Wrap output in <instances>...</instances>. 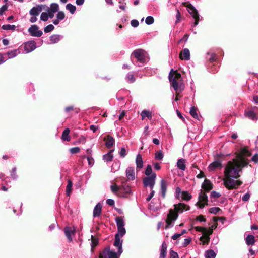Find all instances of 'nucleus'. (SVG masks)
I'll use <instances>...</instances> for the list:
<instances>
[{
    "label": "nucleus",
    "instance_id": "nucleus-52",
    "mask_svg": "<svg viewBox=\"0 0 258 258\" xmlns=\"http://www.w3.org/2000/svg\"><path fill=\"white\" fill-rule=\"evenodd\" d=\"M80 151V149L78 147H75L70 149V152L72 154L78 153Z\"/></svg>",
    "mask_w": 258,
    "mask_h": 258
},
{
    "label": "nucleus",
    "instance_id": "nucleus-14",
    "mask_svg": "<svg viewBox=\"0 0 258 258\" xmlns=\"http://www.w3.org/2000/svg\"><path fill=\"white\" fill-rule=\"evenodd\" d=\"M222 167L221 161L217 160L211 163L208 167V169L209 171H214L216 169H221Z\"/></svg>",
    "mask_w": 258,
    "mask_h": 258
},
{
    "label": "nucleus",
    "instance_id": "nucleus-59",
    "mask_svg": "<svg viewBox=\"0 0 258 258\" xmlns=\"http://www.w3.org/2000/svg\"><path fill=\"white\" fill-rule=\"evenodd\" d=\"M88 164L90 166H92L94 164V160L91 156H88L86 157Z\"/></svg>",
    "mask_w": 258,
    "mask_h": 258
},
{
    "label": "nucleus",
    "instance_id": "nucleus-27",
    "mask_svg": "<svg viewBox=\"0 0 258 258\" xmlns=\"http://www.w3.org/2000/svg\"><path fill=\"white\" fill-rule=\"evenodd\" d=\"M114 143H115V140L113 137H112L111 136H110L109 135L107 137V139H106V143H105V146H106L107 148H111L113 146Z\"/></svg>",
    "mask_w": 258,
    "mask_h": 258
},
{
    "label": "nucleus",
    "instance_id": "nucleus-12",
    "mask_svg": "<svg viewBox=\"0 0 258 258\" xmlns=\"http://www.w3.org/2000/svg\"><path fill=\"white\" fill-rule=\"evenodd\" d=\"M36 44L34 41H29L24 44V50L26 53H29L35 50Z\"/></svg>",
    "mask_w": 258,
    "mask_h": 258
},
{
    "label": "nucleus",
    "instance_id": "nucleus-35",
    "mask_svg": "<svg viewBox=\"0 0 258 258\" xmlns=\"http://www.w3.org/2000/svg\"><path fill=\"white\" fill-rule=\"evenodd\" d=\"M125 80L130 83H134L136 79L134 77V74L132 72H129L127 74V75L125 76Z\"/></svg>",
    "mask_w": 258,
    "mask_h": 258
},
{
    "label": "nucleus",
    "instance_id": "nucleus-34",
    "mask_svg": "<svg viewBox=\"0 0 258 258\" xmlns=\"http://www.w3.org/2000/svg\"><path fill=\"white\" fill-rule=\"evenodd\" d=\"M141 115L142 116V120H144L145 117H147L149 119H151L152 117L151 112L146 110H143L141 112Z\"/></svg>",
    "mask_w": 258,
    "mask_h": 258
},
{
    "label": "nucleus",
    "instance_id": "nucleus-22",
    "mask_svg": "<svg viewBox=\"0 0 258 258\" xmlns=\"http://www.w3.org/2000/svg\"><path fill=\"white\" fill-rule=\"evenodd\" d=\"M120 187L122 188L120 196L124 197H126L127 194L131 193V190L129 186L126 185H121Z\"/></svg>",
    "mask_w": 258,
    "mask_h": 258
},
{
    "label": "nucleus",
    "instance_id": "nucleus-1",
    "mask_svg": "<svg viewBox=\"0 0 258 258\" xmlns=\"http://www.w3.org/2000/svg\"><path fill=\"white\" fill-rule=\"evenodd\" d=\"M251 155L249 150L241 148L235 158L227 162L224 172V177L222 179L225 187L229 189L237 188L242 182L237 180L240 176L242 168L248 164L247 157Z\"/></svg>",
    "mask_w": 258,
    "mask_h": 258
},
{
    "label": "nucleus",
    "instance_id": "nucleus-51",
    "mask_svg": "<svg viewBox=\"0 0 258 258\" xmlns=\"http://www.w3.org/2000/svg\"><path fill=\"white\" fill-rule=\"evenodd\" d=\"M191 241V237H188L187 238H185L182 244V246L183 247H186L188 245L190 244V243Z\"/></svg>",
    "mask_w": 258,
    "mask_h": 258
},
{
    "label": "nucleus",
    "instance_id": "nucleus-62",
    "mask_svg": "<svg viewBox=\"0 0 258 258\" xmlns=\"http://www.w3.org/2000/svg\"><path fill=\"white\" fill-rule=\"evenodd\" d=\"M155 194V191L153 189L151 190V193L148 195V196L146 198V201H149L154 196Z\"/></svg>",
    "mask_w": 258,
    "mask_h": 258
},
{
    "label": "nucleus",
    "instance_id": "nucleus-28",
    "mask_svg": "<svg viewBox=\"0 0 258 258\" xmlns=\"http://www.w3.org/2000/svg\"><path fill=\"white\" fill-rule=\"evenodd\" d=\"M70 130L68 128H66L62 132L61 136L62 140L65 141H70L71 140V138L69 136Z\"/></svg>",
    "mask_w": 258,
    "mask_h": 258
},
{
    "label": "nucleus",
    "instance_id": "nucleus-16",
    "mask_svg": "<svg viewBox=\"0 0 258 258\" xmlns=\"http://www.w3.org/2000/svg\"><path fill=\"white\" fill-rule=\"evenodd\" d=\"M167 184L165 180L162 179L160 183V194L162 198H164L167 190Z\"/></svg>",
    "mask_w": 258,
    "mask_h": 258
},
{
    "label": "nucleus",
    "instance_id": "nucleus-36",
    "mask_svg": "<svg viewBox=\"0 0 258 258\" xmlns=\"http://www.w3.org/2000/svg\"><path fill=\"white\" fill-rule=\"evenodd\" d=\"M216 256V253L211 249L208 250L205 252V258H215Z\"/></svg>",
    "mask_w": 258,
    "mask_h": 258
},
{
    "label": "nucleus",
    "instance_id": "nucleus-9",
    "mask_svg": "<svg viewBox=\"0 0 258 258\" xmlns=\"http://www.w3.org/2000/svg\"><path fill=\"white\" fill-rule=\"evenodd\" d=\"M28 31L30 35L33 37H39L41 36L43 34L42 31L39 30V27L35 24L32 25L28 29Z\"/></svg>",
    "mask_w": 258,
    "mask_h": 258
},
{
    "label": "nucleus",
    "instance_id": "nucleus-57",
    "mask_svg": "<svg viewBox=\"0 0 258 258\" xmlns=\"http://www.w3.org/2000/svg\"><path fill=\"white\" fill-rule=\"evenodd\" d=\"M131 25L133 27L136 28L139 26V23L138 20L134 19L131 21Z\"/></svg>",
    "mask_w": 258,
    "mask_h": 258
},
{
    "label": "nucleus",
    "instance_id": "nucleus-41",
    "mask_svg": "<svg viewBox=\"0 0 258 258\" xmlns=\"http://www.w3.org/2000/svg\"><path fill=\"white\" fill-rule=\"evenodd\" d=\"M181 198L184 200L189 201L191 198V195L188 191H183L182 192Z\"/></svg>",
    "mask_w": 258,
    "mask_h": 258
},
{
    "label": "nucleus",
    "instance_id": "nucleus-15",
    "mask_svg": "<svg viewBox=\"0 0 258 258\" xmlns=\"http://www.w3.org/2000/svg\"><path fill=\"white\" fill-rule=\"evenodd\" d=\"M179 57L181 59L189 60L190 58V52L188 48H184L179 54Z\"/></svg>",
    "mask_w": 258,
    "mask_h": 258
},
{
    "label": "nucleus",
    "instance_id": "nucleus-43",
    "mask_svg": "<svg viewBox=\"0 0 258 258\" xmlns=\"http://www.w3.org/2000/svg\"><path fill=\"white\" fill-rule=\"evenodd\" d=\"M72 185L73 183L72 181L70 180H69L68 181V184L66 188V194L68 196H69L71 194Z\"/></svg>",
    "mask_w": 258,
    "mask_h": 258
},
{
    "label": "nucleus",
    "instance_id": "nucleus-40",
    "mask_svg": "<svg viewBox=\"0 0 258 258\" xmlns=\"http://www.w3.org/2000/svg\"><path fill=\"white\" fill-rule=\"evenodd\" d=\"M66 9L68 10V11H69V12L72 14H74L76 10V7L74 5L71 4V3L68 4L66 5Z\"/></svg>",
    "mask_w": 258,
    "mask_h": 258
},
{
    "label": "nucleus",
    "instance_id": "nucleus-6",
    "mask_svg": "<svg viewBox=\"0 0 258 258\" xmlns=\"http://www.w3.org/2000/svg\"><path fill=\"white\" fill-rule=\"evenodd\" d=\"M156 174H153L152 176L145 177L143 180V183L145 187H149L150 189H153L155 184Z\"/></svg>",
    "mask_w": 258,
    "mask_h": 258
},
{
    "label": "nucleus",
    "instance_id": "nucleus-54",
    "mask_svg": "<svg viewBox=\"0 0 258 258\" xmlns=\"http://www.w3.org/2000/svg\"><path fill=\"white\" fill-rule=\"evenodd\" d=\"M44 10H45V11H47V13L48 14V16L49 18H52L54 16V14L55 13V12H53L52 11L49 10L48 9V7H47V6H46V9H44Z\"/></svg>",
    "mask_w": 258,
    "mask_h": 258
},
{
    "label": "nucleus",
    "instance_id": "nucleus-18",
    "mask_svg": "<svg viewBox=\"0 0 258 258\" xmlns=\"http://www.w3.org/2000/svg\"><path fill=\"white\" fill-rule=\"evenodd\" d=\"M102 205L100 203H98L94 207L93 210V217H99L102 211Z\"/></svg>",
    "mask_w": 258,
    "mask_h": 258
},
{
    "label": "nucleus",
    "instance_id": "nucleus-5",
    "mask_svg": "<svg viewBox=\"0 0 258 258\" xmlns=\"http://www.w3.org/2000/svg\"><path fill=\"white\" fill-rule=\"evenodd\" d=\"M132 56H134L135 58H136L137 61L140 63H141L142 65L146 63V58L147 57V53L143 49H137L133 52Z\"/></svg>",
    "mask_w": 258,
    "mask_h": 258
},
{
    "label": "nucleus",
    "instance_id": "nucleus-7",
    "mask_svg": "<svg viewBox=\"0 0 258 258\" xmlns=\"http://www.w3.org/2000/svg\"><path fill=\"white\" fill-rule=\"evenodd\" d=\"M188 12L191 15L192 18L195 20L194 25L192 26H196L200 20V16L199 15L197 10L192 6H189L187 7Z\"/></svg>",
    "mask_w": 258,
    "mask_h": 258
},
{
    "label": "nucleus",
    "instance_id": "nucleus-49",
    "mask_svg": "<svg viewBox=\"0 0 258 258\" xmlns=\"http://www.w3.org/2000/svg\"><path fill=\"white\" fill-rule=\"evenodd\" d=\"M49 19V17L47 12H42L40 15V20L41 21L46 22Z\"/></svg>",
    "mask_w": 258,
    "mask_h": 258
},
{
    "label": "nucleus",
    "instance_id": "nucleus-39",
    "mask_svg": "<svg viewBox=\"0 0 258 258\" xmlns=\"http://www.w3.org/2000/svg\"><path fill=\"white\" fill-rule=\"evenodd\" d=\"M145 174L147 176V177H149L150 176H152L153 174L156 173L153 172L151 166L150 165H148L146 167Z\"/></svg>",
    "mask_w": 258,
    "mask_h": 258
},
{
    "label": "nucleus",
    "instance_id": "nucleus-17",
    "mask_svg": "<svg viewBox=\"0 0 258 258\" xmlns=\"http://www.w3.org/2000/svg\"><path fill=\"white\" fill-rule=\"evenodd\" d=\"M126 176L128 180H133L135 179V170L134 167H130L126 169Z\"/></svg>",
    "mask_w": 258,
    "mask_h": 258
},
{
    "label": "nucleus",
    "instance_id": "nucleus-25",
    "mask_svg": "<svg viewBox=\"0 0 258 258\" xmlns=\"http://www.w3.org/2000/svg\"><path fill=\"white\" fill-rule=\"evenodd\" d=\"M114 149L111 150L108 153L103 156V159L106 162L112 161L113 158V152Z\"/></svg>",
    "mask_w": 258,
    "mask_h": 258
},
{
    "label": "nucleus",
    "instance_id": "nucleus-4",
    "mask_svg": "<svg viewBox=\"0 0 258 258\" xmlns=\"http://www.w3.org/2000/svg\"><path fill=\"white\" fill-rule=\"evenodd\" d=\"M173 69H172L169 74V80L170 82L171 85L173 88L174 90L176 91L182 92L184 89V84L182 82H178L177 81V78H180L181 74L177 73L176 75L174 76L172 73L173 72Z\"/></svg>",
    "mask_w": 258,
    "mask_h": 258
},
{
    "label": "nucleus",
    "instance_id": "nucleus-33",
    "mask_svg": "<svg viewBox=\"0 0 258 258\" xmlns=\"http://www.w3.org/2000/svg\"><path fill=\"white\" fill-rule=\"evenodd\" d=\"M111 190L113 193L118 194L120 196V194H121L122 188L120 187V186L112 185L111 186Z\"/></svg>",
    "mask_w": 258,
    "mask_h": 258
},
{
    "label": "nucleus",
    "instance_id": "nucleus-60",
    "mask_svg": "<svg viewBox=\"0 0 258 258\" xmlns=\"http://www.w3.org/2000/svg\"><path fill=\"white\" fill-rule=\"evenodd\" d=\"M182 194L181 190L180 187H177L175 189V197L178 198L180 194Z\"/></svg>",
    "mask_w": 258,
    "mask_h": 258
},
{
    "label": "nucleus",
    "instance_id": "nucleus-29",
    "mask_svg": "<svg viewBox=\"0 0 258 258\" xmlns=\"http://www.w3.org/2000/svg\"><path fill=\"white\" fill-rule=\"evenodd\" d=\"M115 221L117 228L124 227L125 223L123 217L120 216L116 218Z\"/></svg>",
    "mask_w": 258,
    "mask_h": 258
},
{
    "label": "nucleus",
    "instance_id": "nucleus-58",
    "mask_svg": "<svg viewBox=\"0 0 258 258\" xmlns=\"http://www.w3.org/2000/svg\"><path fill=\"white\" fill-rule=\"evenodd\" d=\"M170 258H179V257L177 252L171 250L170 251Z\"/></svg>",
    "mask_w": 258,
    "mask_h": 258
},
{
    "label": "nucleus",
    "instance_id": "nucleus-10",
    "mask_svg": "<svg viewBox=\"0 0 258 258\" xmlns=\"http://www.w3.org/2000/svg\"><path fill=\"white\" fill-rule=\"evenodd\" d=\"M208 204V197L207 195L201 192L199 195V201L197 203L196 205L199 206L200 208H203Z\"/></svg>",
    "mask_w": 258,
    "mask_h": 258
},
{
    "label": "nucleus",
    "instance_id": "nucleus-24",
    "mask_svg": "<svg viewBox=\"0 0 258 258\" xmlns=\"http://www.w3.org/2000/svg\"><path fill=\"white\" fill-rule=\"evenodd\" d=\"M202 188L206 191H209L212 188V184L210 181L205 179L202 185Z\"/></svg>",
    "mask_w": 258,
    "mask_h": 258
},
{
    "label": "nucleus",
    "instance_id": "nucleus-44",
    "mask_svg": "<svg viewBox=\"0 0 258 258\" xmlns=\"http://www.w3.org/2000/svg\"><path fill=\"white\" fill-rule=\"evenodd\" d=\"M194 228L196 230V231L202 232L203 235L206 233L207 228L201 226H196Z\"/></svg>",
    "mask_w": 258,
    "mask_h": 258
},
{
    "label": "nucleus",
    "instance_id": "nucleus-64",
    "mask_svg": "<svg viewBox=\"0 0 258 258\" xmlns=\"http://www.w3.org/2000/svg\"><path fill=\"white\" fill-rule=\"evenodd\" d=\"M251 160L255 163H258V154H255L252 157Z\"/></svg>",
    "mask_w": 258,
    "mask_h": 258
},
{
    "label": "nucleus",
    "instance_id": "nucleus-2",
    "mask_svg": "<svg viewBox=\"0 0 258 258\" xmlns=\"http://www.w3.org/2000/svg\"><path fill=\"white\" fill-rule=\"evenodd\" d=\"M126 233L124 227L117 228V233L115 235V241L113 245L117 248V252H115L113 250H110L109 247H107L102 251L100 258H119L123 252V240L120 239Z\"/></svg>",
    "mask_w": 258,
    "mask_h": 258
},
{
    "label": "nucleus",
    "instance_id": "nucleus-63",
    "mask_svg": "<svg viewBox=\"0 0 258 258\" xmlns=\"http://www.w3.org/2000/svg\"><path fill=\"white\" fill-rule=\"evenodd\" d=\"M196 220L200 222H206V219L203 215H200L196 218Z\"/></svg>",
    "mask_w": 258,
    "mask_h": 258
},
{
    "label": "nucleus",
    "instance_id": "nucleus-13",
    "mask_svg": "<svg viewBox=\"0 0 258 258\" xmlns=\"http://www.w3.org/2000/svg\"><path fill=\"white\" fill-rule=\"evenodd\" d=\"M76 229L75 227L67 226L64 229V232L66 237L69 241L72 240V235L75 234Z\"/></svg>",
    "mask_w": 258,
    "mask_h": 258
},
{
    "label": "nucleus",
    "instance_id": "nucleus-50",
    "mask_svg": "<svg viewBox=\"0 0 258 258\" xmlns=\"http://www.w3.org/2000/svg\"><path fill=\"white\" fill-rule=\"evenodd\" d=\"M56 18L60 21L63 20L65 18V14L62 11H58L56 15Z\"/></svg>",
    "mask_w": 258,
    "mask_h": 258
},
{
    "label": "nucleus",
    "instance_id": "nucleus-23",
    "mask_svg": "<svg viewBox=\"0 0 258 258\" xmlns=\"http://www.w3.org/2000/svg\"><path fill=\"white\" fill-rule=\"evenodd\" d=\"M167 247V246L166 242L163 241L162 243L161 248L160 249V258H166Z\"/></svg>",
    "mask_w": 258,
    "mask_h": 258
},
{
    "label": "nucleus",
    "instance_id": "nucleus-21",
    "mask_svg": "<svg viewBox=\"0 0 258 258\" xmlns=\"http://www.w3.org/2000/svg\"><path fill=\"white\" fill-rule=\"evenodd\" d=\"M136 163L137 166V170H140L143 166V161L142 156L140 154H138L136 156Z\"/></svg>",
    "mask_w": 258,
    "mask_h": 258
},
{
    "label": "nucleus",
    "instance_id": "nucleus-20",
    "mask_svg": "<svg viewBox=\"0 0 258 258\" xmlns=\"http://www.w3.org/2000/svg\"><path fill=\"white\" fill-rule=\"evenodd\" d=\"M150 210L156 212L160 209L162 207L161 203L160 200H158L157 203H154V202H151L150 204Z\"/></svg>",
    "mask_w": 258,
    "mask_h": 258
},
{
    "label": "nucleus",
    "instance_id": "nucleus-31",
    "mask_svg": "<svg viewBox=\"0 0 258 258\" xmlns=\"http://www.w3.org/2000/svg\"><path fill=\"white\" fill-rule=\"evenodd\" d=\"M210 236L208 235L207 234H204L200 238V240L201 242V243L204 245L208 244L210 241Z\"/></svg>",
    "mask_w": 258,
    "mask_h": 258
},
{
    "label": "nucleus",
    "instance_id": "nucleus-48",
    "mask_svg": "<svg viewBox=\"0 0 258 258\" xmlns=\"http://www.w3.org/2000/svg\"><path fill=\"white\" fill-rule=\"evenodd\" d=\"M154 22V18L152 16H149L145 19V23L147 25H151Z\"/></svg>",
    "mask_w": 258,
    "mask_h": 258
},
{
    "label": "nucleus",
    "instance_id": "nucleus-56",
    "mask_svg": "<svg viewBox=\"0 0 258 258\" xmlns=\"http://www.w3.org/2000/svg\"><path fill=\"white\" fill-rule=\"evenodd\" d=\"M121 157L124 158L126 155V151L124 148H121L119 153Z\"/></svg>",
    "mask_w": 258,
    "mask_h": 258
},
{
    "label": "nucleus",
    "instance_id": "nucleus-61",
    "mask_svg": "<svg viewBox=\"0 0 258 258\" xmlns=\"http://www.w3.org/2000/svg\"><path fill=\"white\" fill-rule=\"evenodd\" d=\"M8 9V6L6 5L2 6L0 8V15H2L4 12L6 11Z\"/></svg>",
    "mask_w": 258,
    "mask_h": 258
},
{
    "label": "nucleus",
    "instance_id": "nucleus-32",
    "mask_svg": "<svg viewBox=\"0 0 258 258\" xmlns=\"http://www.w3.org/2000/svg\"><path fill=\"white\" fill-rule=\"evenodd\" d=\"M246 243L248 245H253L255 243V239L254 236L252 235H248L245 238Z\"/></svg>",
    "mask_w": 258,
    "mask_h": 258
},
{
    "label": "nucleus",
    "instance_id": "nucleus-26",
    "mask_svg": "<svg viewBox=\"0 0 258 258\" xmlns=\"http://www.w3.org/2000/svg\"><path fill=\"white\" fill-rule=\"evenodd\" d=\"M63 36L58 34H54L50 36V40L51 41V43L54 44L59 42L62 38Z\"/></svg>",
    "mask_w": 258,
    "mask_h": 258
},
{
    "label": "nucleus",
    "instance_id": "nucleus-3",
    "mask_svg": "<svg viewBox=\"0 0 258 258\" xmlns=\"http://www.w3.org/2000/svg\"><path fill=\"white\" fill-rule=\"evenodd\" d=\"M190 209L188 205L184 203H180L178 204L174 205V210L170 209L167 215L166 223V228L172 227L174 225L175 221L178 217V213H181L185 211H188Z\"/></svg>",
    "mask_w": 258,
    "mask_h": 258
},
{
    "label": "nucleus",
    "instance_id": "nucleus-45",
    "mask_svg": "<svg viewBox=\"0 0 258 258\" xmlns=\"http://www.w3.org/2000/svg\"><path fill=\"white\" fill-rule=\"evenodd\" d=\"M54 29V26L52 24H49V25H47V26H46L45 27H44V31L45 33H47L50 32L52 31H53Z\"/></svg>",
    "mask_w": 258,
    "mask_h": 258
},
{
    "label": "nucleus",
    "instance_id": "nucleus-8",
    "mask_svg": "<svg viewBox=\"0 0 258 258\" xmlns=\"http://www.w3.org/2000/svg\"><path fill=\"white\" fill-rule=\"evenodd\" d=\"M46 9V5H37L36 6L32 7L29 11V14L31 16H37L39 15L41 12L44 10V9Z\"/></svg>",
    "mask_w": 258,
    "mask_h": 258
},
{
    "label": "nucleus",
    "instance_id": "nucleus-42",
    "mask_svg": "<svg viewBox=\"0 0 258 258\" xmlns=\"http://www.w3.org/2000/svg\"><path fill=\"white\" fill-rule=\"evenodd\" d=\"M2 28L5 30H15L16 29V26L15 25L6 24L3 25Z\"/></svg>",
    "mask_w": 258,
    "mask_h": 258
},
{
    "label": "nucleus",
    "instance_id": "nucleus-37",
    "mask_svg": "<svg viewBox=\"0 0 258 258\" xmlns=\"http://www.w3.org/2000/svg\"><path fill=\"white\" fill-rule=\"evenodd\" d=\"M190 114L194 118L199 119V115L197 113V109L196 107L194 106L191 107Z\"/></svg>",
    "mask_w": 258,
    "mask_h": 258
},
{
    "label": "nucleus",
    "instance_id": "nucleus-47",
    "mask_svg": "<svg viewBox=\"0 0 258 258\" xmlns=\"http://www.w3.org/2000/svg\"><path fill=\"white\" fill-rule=\"evenodd\" d=\"M217 227V224H215L213 225H212L209 229L207 228V231L206 234H207L208 235L210 236L213 232V229L216 228Z\"/></svg>",
    "mask_w": 258,
    "mask_h": 258
},
{
    "label": "nucleus",
    "instance_id": "nucleus-30",
    "mask_svg": "<svg viewBox=\"0 0 258 258\" xmlns=\"http://www.w3.org/2000/svg\"><path fill=\"white\" fill-rule=\"evenodd\" d=\"M177 166L179 169L184 171L186 169L184 159L182 158L179 159L177 162Z\"/></svg>",
    "mask_w": 258,
    "mask_h": 258
},
{
    "label": "nucleus",
    "instance_id": "nucleus-53",
    "mask_svg": "<svg viewBox=\"0 0 258 258\" xmlns=\"http://www.w3.org/2000/svg\"><path fill=\"white\" fill-rule=\"evenodd\" d=\"M11 176L14 180L17 178V176L16 175V168L15 167L12 168L11 172Z\"/></svg>",
    "mask_w": 258,
    "mask_h": 258
},
{
    "label": "nucleus",
    "instance_id": "nucleus-46",
    "mask_svg": "<svg viewBox=\"0 0 258 258\" xmlns=\"http://www.w3.org/2000/svg\"><path fill=\"white\" fill-rule=\"evenodd\" d=\"M163 157H164L163 154L161 150L157 151L155 153V158L156 160H161L163 159Z\"/></svg>",
    "mask_w": 258,
    "mask_h": 258
},
{
    "label": "nucleus",
    "instance_id": "nucleus-55",
    "mask_svg": "<svg viewBox=\"0 0 258 258\" xmlns=\"http://www.w3.org/2000/svg\"><path fill=\"white\" fill-rule=\"evenodd\" d=\"M220 210L218 207H212L210 209L209 212L212 214H216Z\"/></svg>",
    "mask_w": 258,
    "mask_h": 258
},
{
    "label": "nucleus",
    "instance_id": "nucleus-19",
    "mask_svg": "<svg viewBox=\"0 0 258 258\" xmlns=\"http://www.w3.org/2000/svg\"><path fill=\"white\" fill-rule=\"evenodd\" d=\"M19 53V52L17 49H14L8 51L6 53L4 54V57L7 56V58L6 57V59L7 60L8 59L13 58L16 57Z\"/></svg>",
    "mask_w": 258,
    "mask_h": 258
},
{
    "label": "nucleus",
    "instance_id": "nucleus-11",
    "mask_svg": "<svg viewBox=\"0 0 258 258\" xmlns=\"http://www.w3.org/2000/svg\"><path fill=\"white\" fill-rule=\"evenodd\" d=\"M256 107L251 108L250 109H247L245 110L244 115L245 117L248 118L252 120H256L258 119L257 115L254 112V110L257 109Z\"/></svg>",
    "mask_w": 258,
    "mask_h": 258
},
{
    "label": "nucleus",
    "instance_id": "nucleus-38",
    "mask_svg": "<svg viewBox=\"0 0 258 258\" xmlns=\"http://www.w3.org/2000/svg\"><path fill=\"white\" fill-rule=\"evenodd\" d=\"M48 9L53 12H58L59 11V5L57 3H52L50 7H48Z\"/></svg>",
    "mask_w": 258,
    "mask_h": 258
}]
</instances>
